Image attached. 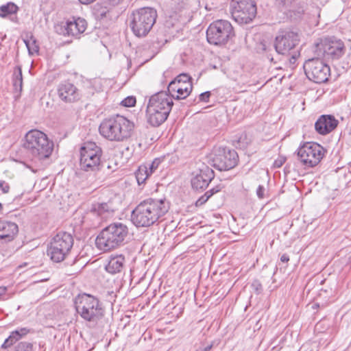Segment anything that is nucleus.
<instances>
[{"mask_svg":"<svg viewBox=\"0 0 351 351\" xmlns=\"http://www.w3.org/2000/svg\"><path fill=\"white\" fill-rule=\"evenodd\" d=\"M169 208L165 199H147L133 210L132 221L136 227H149L162 217Z\"/></svg>","mask_w":351,"mask_h":351,"instance_id":"obj_1","label":"nucleus"},{"mask_svg":"<svg viewBox=\"0 0 351 351\" xmlns=\"http://www.w3.org/2000/svg\"><path fill=\"white\" fill-rule=\"evenodd\" d=\"M134 128L132 121L121 115L104 119L99 125V134L110 141L123 142L132 136Z\"/></svg>","mask_w":351,"mask_h":351,"instance_id":"obj_2","label":"nucleus"},{"mask_svg":"<svg viewBox=\"0 0 351 351\" xmlns=\"http://www.w3.org/2000/svg\"><path fill=\"white\" fill-rule=\"evenodd\" d=\"M23 147L33 160L41 162L51 155L53 143L44 132L32 130L25 134Z\"/></svg>","mask_w":351,"mask_h":351,"instance_id":"obj_3","label":"nucleus"},{"mask_svg":"<svg viewBox=\"0 0 351 351\" xmlns=\"http://www.w3.org/2000/svg\"><path fill=\"white\" fill-rule=\"evenodd\" d=\"M173 105V99L166 92L161 91L153 95L147 106V122L154 127L164 123Z\"/></svg>","mask_w":351,"mask_h":351,"instance_id":"obj_4","label":"nucleus"},{"mask_svg":"<svg viewBox=\"0 0 351 351\" xmlns=\"http://www.w3.org/2000/svg\"><path fill=\"white\" fill-rule=\"evenodd\" d=\"M128 228L123 223H113L103 229L95 240L98 249L104 252L115 249L125 243Z\"/></svg>","mask_w":351,"mask_h":351,"instance_id":"obj_5","label":"nucleus"},{"mask_svg":"<svg viewBox=\"0 0 351 351\" xmlns=\"http://www.w3.org/2000/svg\"><path fill=\"white\" fill-rule=\"evenodd\" d=\"M77 313L86 322L97 324L105 315L102 303L95 297L84 293L75 300Z\"/></svg>","mask_w":351,"mask_h":351,"instance_id":"obj_6","label":"nucleus"},{"mask_svg":"<svg viewBox=\"0 0 351 351\" xmlns=\"http://www.w3.org/2000/svg\"><path fill=\"white\" fill-rule=\"evenodd\" d=\"M156 18L157 12L152 8L145 7L133 11L130 17L132 32L138 37L145 36L152 28Z\"/></svg>","mask_w":351,"mask_h":351,"instance_id":"obj_7","label":"nucleus"},{"mask_svg":"<svg viewBox=\"0 0 351 351\" xmlns=\"http://www.w3.org/2000/svg\"><path fill=\"white\" fill-rule=\"evenodd\" d=\"M102 149L95 143H84L80 148V166L85 171H96L101 166Z\"/></svg>","mask_w":351,"mask_h":351,"instance_id":"obj_8","label":"nucleus"},{"mask_svg":"<svg viewBox=\"0 0 351 351\" xmlns=\"http://www.w3.org/2000/svg\"><path fill=\"white\" fill-rule=\"evenodd\" d=\"M73 245V238L71 234L59 232L51 241L47 254L53 261L60 263L68 256Z\"/></svg>","mask_w":351,"mask_h":351,"instance_id":"obj_9","label":"nucleus"},{"mask_svg":"<svg viewBox=\"0 0 351 351\" xmlns=\"http://www.w3.org/2000/svg\"><path fill=\"white\" fill-rule=\"evenodd\" d=\"M233 35V27L226 20H217L207 29L206 38L209 43L218 45L227 43Z\"/></svg>","mask_w":351,"mask_h":351,"instance_id":"obj_10","label":"nucleus"},{"mask_svg":"<svg viewBox=\"0 0 351 351\" xmlns=\"http://www.w3.org/2000/svg\"><path fill=\"white\" fill-rule=\"evenodd\" d=\"M324 149L319 144L313 142L305 143L298 149L299 161L305 167H313L318 165L324 156Z\"/></svg>","mask_w":351,"mask_h":351,"instance_id":"obj_11","label":"nucleus"},{"mask_svg":"<svg viewBox=\"0 0 351 351\" xmlns=\"http://www.w3.org/2000/svg\"><path fill=\"white\" fill-rule=\"evenodd\" d=\"M314 51L317 56H322L326 59L337 60L344 54L345 45L339 39L327 38L316 43Z\"/></svg>","mask_w":351,"mask_h":351,"instance_id":"obj_12","label":"nucleus"},{"mask_svg":"<svg viewBox=\"0 0 351 351\" xmlns=\"http://www.w3.org/2000/svg\"><path fill=\"white\" fill-rule=\"evenodd\" d=\"M230 7L232 18L238 23H248L256 16V7L252 0H232Z\"/></svg>","mask_w":351,"mask_h":351,"instance_id":"obj_13","label":"nucleus"},{"mask_svg":"<svg viewBox=\"0 0 351 351\" xmlns=\"http://www.w3.org/2000/svg\"><path fill=\"white\" fill-rule=\"evenodd\" d=\"M304 69L306 77L317 84L327 82L330 73V67L318 58L306 60Z\"/></svg>","mask_w":351,"mask_h":351,"instance_id":"obj_14","label":"nucleus"},{"mask_svg":"<svg viewBox=\"0 0 351 351\" xmlns=\"http://www.w3.org/2000/svg\"><path fill=\"white\" fill-rule=\"evenodd\" d=\"M238 162V154L234 150L219 148L214 154L212 162L219 171H227L234 168Z\"/></svg>","mask_w":351,"mask_h":351,"instance_id":"obj_15","label":"nucleus"},{"mask_svg":"<svg viewBox=\"0 0 351 351\" xmlns=\"http://www.w3.org/2000/svg\"><path fill=\"white\" fill-rule=\"evenodd\" d=\"M56 28L60 34L79 38L86 29L87 23L84 19L73 17L66 22L61 23Z\"/></svg>","mask_w":351,"mask_h":351,"instance_id":"obj_16","label":"nucleus"},{"mask_svg":"<svg viewBox=\"0 0 351 351\" xmlns=\"http://www.w3.org/2000/svg\"><path fill=\"white\" fill-rule=\"evenodd\" d=\"M299 36L292 31H282L276 37L274 47L279 54H289L298 44Z\"/></svg>","mask_w":351,"mask_h":351,"instance_id":"obj_17","label":"nucleus"},{"mask_svg":"<svg viewBox=\"0 0 351 351\" xmlns=\"http://www.w3.org/2000/svg\"><path fill=\"white\" fill-rule=\"evenodd\" d=\"M215 177V173L212 169L205 166L199 170L191 180L192 187L195 190L205 189L209 182Z\"/></svg>","mask_w":351,"mask_h":351,"instance_id":"obj_18","label":"nucleus"},{"mask_svg":"<svg viewBox=\"0 0 351 351\" xmlns=\"http://www.w3.org/2000/svg\"><path fill=\"white\" fill-rule=\"evenodd\" d=\"M58 97L64 102H75L80 99L79 90L73 84L64 82L59 85L58 88Z\"/></svg>","mask_w":351,"mask_h":351,"instance_id":"obj_19","label":"nucleus"},{"mask_svg":"<svg viewBox=\"0 0 351 351\" xmlns=\"http://www.w3.org/2000/svg\"><path fill=\"white\" fill-rule=\"evenodd\" d=\"M338 123V120L334 116L324 114L320 116L315 122V129L318 134L326 135L334 130Z\"/></svg>","mask_w":351,"mask_h":351,"instance_id":"obj_20","label":"nucleus"},{"mask_svg":"<svg viewBox=\"0 0 351 351\" xmlns=\"http://www.w3.org/2000/svg\"><path fill=\"white\" fill-rule=\"evenodd\" d=\"M18 231V226L15 223L0 219V239L12 241Z\"/></svg>","mask_w":351,"mask_h":351,"instance_id":"obj_21","label":"nucleus"},{"mask_svg":"<svg viewBox=\"0 0 351 351\" xmlns=\"http://www.w3.org/2000/svg\"><path fill=\"white\" fill-rule=\"evenodd\" d=\"M30 330L27 328H19L10 332V336L5 340L1 346L3 349H7L14 345L16 341L25 337Z\"/></svg>","mask_w":351,"mask_h":351,"instance_id":"obj_22","label":"nucleus"},{"mask_svg":"<svg viewBox=\"0 0 351 351\" xmlns=\"http://www.w3.org/2000/svg\"><path fill=\"white\" fill-rule=\"evenodd\" d=\"M125 257L123 255H118L110 257L108 263L106 266V270L112 274L119 273L124 265Z\"/></svg>","mask_w":351,"mask_h":351,"instance_id":"obj_23","label":"nucleus"},{"mask_svg":"<svg viewBox=\"0 0 351 351\" xmlns=\"http://www.w3.org/2000/svg\"><path fill=\"white\" fill-rule=\"evenodd\" d=\"M113 211L111 205L108 203H96L93 204L91 208V212L93 214L100 216L103 219L110 216Z\"/></svg>","mask_w":351,"mask_h":351,"instance_id":"obj_24","label":"nucleus"},{"mask_svg":"<svg viewBox=\"0 0 351 351\" xmlns=\"http://www.w3.org/2000/svg\"><path fill=\"white\" fill-rule=\"evenodd\" d=\"M277 3L278 7L284 10L285 12H297L299 14L304 12L302 8H296L297 3L295 0H277Z\"/></svg>","mask_w":351,"mask_h":351,"instance_id":"obj_25","label":"nucleus"},{"mask_svg":"<svg viewBox=\"0 0 351 351\" xmlns=\"http://www.w3.org/2000/svg\"><path fill=\"white\" fill-rule=\"evenodd\" d=\"M19 10V7L12 2H8L5 5L0 6V16L5 18L12 16L16 14Z\"/></svg>","mask_w":351,"mask_h":351,"instance_id":"obj_26","label":"nucleus"},{"mask_svg":"<svg viewBox=\"0 0 351 351\" xmlns=\"http://www.w3.org/2000/svg\"><path fill=\"white\" fill-rule=\"evenodd\" d=\"M12 82L15 90L21 92L23 87V75L21 66H16L14 68Z\"/></svg>","mask_w":351,"mask_h":351,"instance_id":"obj_27","label":"nucleus"},{"mask_svg":"<svg viewBox=\"0 0 351 351\" xmlns=\"http://www.w3.org/2000/svg\"><path fill=\"white\" fill-rule=\"evenodd\" d=\"M193 88L192 83L191 82H186V84H180V91L178 92V95H172V97L175 98L176 99H183L186 98L191 93Z\"/></svg>","mask_w":351,"mask_h":351,"instance_id":"obj_28","label":"nucleus"},{"mask_svg":"<svg viewBox=\"0 0 351 351\" xmlns=\"http://www.w3.org/2000/svg\"><path fill=\"white\" fill-rule=\"evenodd\" d=\"M135 174L138 184L144 183V182L150 176V173L148 171V167L147 165L140 166Z\"/></svg>","mask_w":351,"mask_h":351,"instance_id":"obj_29","label":"nucleus"},{"mask_svg":"<svg viewBox=\"0 0 351 351\" xmlns=\"http://www.w3.org/2000/svg\"><path fill=\"white\" fill-rule=\"evenodd\" d=\"M24 43L28 49L29 54H34L38 51L39 47L37 45V41L33 36H30L29 38L24 39Z\"/></svg>","mask_w":351,"mask_h":351,"instance_id":"obj_30","label":"nucleus"},{"mask_svg":"<svg viewBox=\"0 0 351 351\" xmlns=\"http://www.w3.org/2000/svg\"><path fill=\"white\" fill-rule=\"evenodd\" d=\"M14 351H33V345L29 342L21 341L15 346Z\"/></svg>","mask_w":351,"mask_h":351,"instance_id":"obj_31","label":"nucleus"},{"mask_svg":"<svg viewBox=\"0 0 351 351\" xmlns=\"http://www.w3.org/2000/svg\"><path fill=\"white\" fill-rule=\"evenodd\" d=\"M180 84L179 82L176 81V80L171 81L168 86V91L173 95V93H177V95H178V92L180 90Z\"/></svg>","mask_w":351,"mask_h":351,"instance_id":"obj_32","label":"nucleus"},{"mask_svg":"<svg viewBox=\"0 0 351 351\" xmlns=\"http://www.w3.org/2000/svg\"><path fill=\"white\" fill-rule=\"evenodd\" d=\"M121 105L126 107H132L136 104V98L133 96H129L124 99L121 102Z\"/></svg>","mask_w":351,"mask_h":351,"instance_id":"obj_33","label":"nucleus"},{"mask_svg":"<svg viewBox=\"0 0 351 351\" xmlns=\"http://www.w3.org/2000/svg\"><path fill=\"white\" fill-rule=\"evenodd\" d=\"M188 3L184 0H180L178 3V5L174 8V12L175 14L182 12L183 11H185L187 9Z\"/></svg>","mask_w":351,"mask_h":351,"instance_id":"obj_34","label":"nucleus"},{"mask_svg":"<svg viewBox=\"0 0 351 351\" xmlns=\"http://www.w3.org/2000/svg\"><path fill=\"white\" fill-rule=\"evenodd\" d=\"M160 162L161 160L160 158H156L152 162V163H150L147 166L148 171L149 173H150V175L155 171V170L158 167Z\"/></svg>","mask_w":351,"mask_h":351,"instance_id":"obj_35","label":"nucleus"},{"mask_svg":"<svg viewBox=\"0 0 351 351\" xmlns=\"http://www.w3.org/2000/svg\"><path fill=\"white\" fill-rule=\"evenodd\" d=\"M175 80L179 82V84H186V82H191V77L184 73L179 75Z\"/></svg>","mask_w":351,"mask_h":351,"instance_id":"obj_36","label":"nucleus"},{"mask_svg":"<svg viewBox=\"0 0 351 351\" xmlns=\"http://www.w3.org/2000/svg\"><path fill=\"white\" fill-rule=\"evenodd\" d=\"M209 195H208V193H204V195H203L202 197H200L196 202L195 204L196 206H202V204H204L205 202H206L208 199H209Z\"/></svg>","mask_w":351,"mask_h":351,"instance_id":"obj_37","label":"nucleus"},{"mask_svg":"<svg viewBox=\"0 0 351 351\" xmlns=\"http://www.w3.org/2000/svg\"><path fill=\"white\" fill-rule=\"evenodd\" d=\"M210 95H211L210 92H209V91H206V92L201 93L199 96V101H204V102L208 101Z\"/></svg>","mask_w":351,"mask_h":351,"instance_id":"obj_38","label":"nucleus"},{"mask_svg":"<svg viewBox=\"0 0 351 351\" xmlns=\"http://www.w3.org/2000/svg\"><path fill=\"white\" fill-rule=\"evenodd\" d=\"M0 189L4 193H8L10 190V186L9 184L3 180L0 181Z\"/></svg>","mask_w":351,"mask_h":351,"instance_id":"obj_39","label":"nucleus"},{"mask_svg":"<svg viewBox=\"0 0 351 351\" xmlns=\"http://www.w3.org/2000/svg\"><path fill=\"white\" fill-rule=\"evenodd\" d=\"M221 190V185H217V186L213 187V189H211L210 190L206 191V193H208V195H209V197H210L215 193L220 191Z\"/></svg>","mask_w":351,"mask_h":351,"instance_id":"obj_40","label":"nucleus"},{"mask_svg":"<svg viewBox=\"0 0 351 351\" xmlns=\"http://www.w3.org/2000/svg\"><path fill=\"white\" fill-rule=\"evenodd\" d=\"M285 158L280 157L274 161V167L276 168H280L285 163Z\"/></svg>","mask_w":351,"mask_h":351,"instance_id":"obj_41","label":"nucleus"},{"mask_svg":"<svg viewBox=\"0 0 351 351\" xmlns=\"http://www.w3.org/2000/svg\"><path fill=\"white\" fill-rule=\"evenodd\" d=\"M264 192H265V188L263 186L259 185L256 190V195L260 199H262L264 197Z\"/></svg>","mask_w":351,"mask_h":351,"instance_id":"obj_42","label":"nucleus"},{"mask_svg":"<svg viewBox=\"0 0 351 351\" xmlns=\"http://www.w3.org/2000/svg\"><path fill=\"white\" fill-rule=\"evenodd\" d=\"M280 261L283 263H287L289 261V256L287 254H283L280 257Z\"/></svg>","mask_w":351,"mask_h":351,"instance_id":"obj_43","label":"nucleus"},{"mask_svg":"<svg viewBox=\"0 0 351 351\" xmlns=\"http://www.w3.org/2000/svg\"><path fill=\"white\" fill-rule=\"evenodd\" d=\"M7 291V288L5 287H0V299L3 297Z\"/></svg>","mask_w":351,"mask_h":351,"instance_id":"obj_44","label":"nucleus"},{"mask_svg":"<svg viewBox=\"0 0 351 351\" xmlns=\"http://www.w3.org/2000/svg\"><path fill=\"white\" fill-rule=\"evenodd\" d=\"M212 347H213V344H210L197 351H210L211 350Z\"/></svg>","mask_w":351,"mask_h":351,"instance_id":"obj_45","label":"nucleus"},{"mask_svg":"<svg viewBox=\"0 0 351 351\" xmlns=\"http://www.w3.org/2000/svg\"><path fill=\"white\" fill-rule=\"evenodd\" d=\"M112 5H117L120 2H121L123 0H107Z\"/></svg>","mask_w":351,"mask_h":351,"instance_id":"obj_46","label":"nucleus"},{"mask_svg":"<svg viewBox=\"0 0 351 351\" xmlns=\"http://www.w3.org/2000/svg\"><path fill=\"white\" fill-rule=\"evenodd\" d=\"M95 1V0H79V1L82 4H89Z\"/></svg>","mask_w":351,"mask_h":351,"instance_id":"obj_47","label":"nucleus"},{"mask_svg":"<svg viewBox=\"0 0 351 351\" xmlns=\"http://www.w3.org/2000/svg\"><path fill=\"white\" fill-rule=\"evenodd\" d=\"M261 49L263 51L267 50V46L265 43H261Z\"/></svg>","mask_w":351,"mask_h":351,"instance_id":"obj_48","label":"nucleus"},{"mask_svg":"<svg viewBox=\"0 0 351 351\" xmlns=\"http://www.w3.org/2000/svg\"><path fill=\"white\" fill-rule=\"evenodd\" d=\"M327 0H319L320 3L324 4L326 3Z\"/></svg>","mask_w":351,"mask_h":351,"instance_id":"obj_49","label":"nucleus"},{"mask_svg":"<svg viewBox=\"0 0 351 351\" xmlns=\"http://www.w3.org/2000/svg\"><path fill=\"white\" fill-rule=\"evenodd\" d=\"M258 288L261 289V285L260 284H258Z\"/></svg>","mask_w":351,"mask_h":351,"instance_id":"obj_50","label":"nucleus"},{"mask_svg":"<svg viewBox=\"0 0 351 351\" xmlns=\"http://www.w3.org/2000/svg\"><path fill=\"white\" fill-rule=\"evenodd\" d=\"M104 15H105V12H104V13L102 12V13L101 14V16H104Z\"/></svg>","mask_w":351,"mask_h":351,"instance_id":"obj_51","label":"nucleus"},{"mask_svg":"<svg viewBox=\"0 0 351 351\" xmlns=\"http://www.w3.org/2000/svg\"><path fill=\"white\" fill-rule=\"evenodd\" d=\"M292 58L295 59V55H293V56H292Z\"/></svg>","mask_w":351,"mask_h":351,"instance_id":"obj_52","label":"nucleus"},{"mask_svg":"<svg viewBox=\"0 0 351 351\" xmlns=\"http://www.w3.org/2000/svg\"><path fill=\"white\" fill-rule=\"evenodd\" d=\"M349 259H351V255L349 256Z\"/></svg>","mask_w":351,"mask_h":351,"instance_id":"obj_53","label":"nucleus"},{"mask_svg":"<svg viewBox=\"0 0 351 351\" xmlns=\"http://www.w3.org/2000/svg\"><path fill=\"white\" fill-rule=\"evenodd\" d=\"M349 165H350V167H351V162L349 163Z\"/></svg>","mask_w":351,"mask_h":351,"instance_id":"obj_54","label":"nucleus"}]
</instances>
